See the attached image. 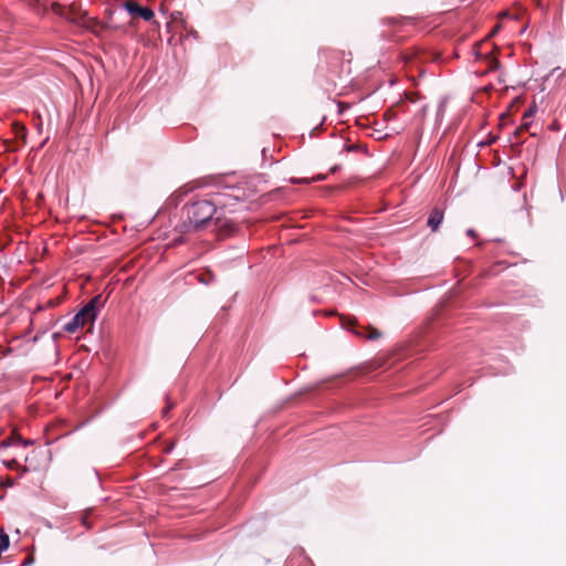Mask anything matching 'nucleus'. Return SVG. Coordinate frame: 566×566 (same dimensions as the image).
I'll list each match as a JSON object with an SVG mask.
<instances>
[{
  "instance_id": "nucleus-1",
  "label": "nucleus",
  "mask_w": 566,
  "mask_h": 566,
  "mask_svg": "<svg viewBox=\"0 0 566 566\" xmlns=\"http://www.w3.org/2000/svg\"><path fill=\"white\" fill-rule=\"evenodd\" d=\"M239 202L237 196L228 192L219 193L212 199L193 200L181 208L180 220L175 229L179 233H190L210 224L226 227L228 221L222 218L223 211L234 210Z\"/></svg>"
},
{
  "instance_id": "nucleus-2",
  "label": "nucleus",
  "mask_w": 566,
  "mask_h": 566,
  "mask_svg": "<svg viewBox=\"0 0 566 566\" xmlns=\"http://www.w3.org/2000/svg\"><path fill=\"white\" fill-rule=\"evenodd\" d=\"M102 305V296H94L71 318V321L63 326V331L66 333H74L85 324L93 323L96 319Z\"/></svg>"
},
{
  "instance_id": "nucleus-3",
  "label": "nucleus",
  "mask_w": 566,
  "mask_h": 566,
  "mask_svg": "<svg viewBox=\"0 0 566 566\" xmlns=\"http://www.w3.org/2000/svg\"><path fill=\"white\" fill-rule=\"evenodd\" d=\"M348 329L350 333H353L357 337L366 338L368 340H376V339L380 338L382 335L378 329L370 327V326H368L367 328L361 327L354 321L349 322Z\"/></svg>"
},
{
  "instance_id": "nucleus-4",
  "label": "nucleus",
  "mask_w": 566,
  "mask_h": 566,
  "mask_svg": "<svg viewBox=\"0 0 566 566\" xmlns=\"http://www.w3.org/2000/svg\"><path fill=\"white\" fill-rule=\"evenodd\" d=\"M124 9L132 15H138L143 20L145 21H150L154 17H155V13L151 9L147 8V7H142L139 6L136 1L134 0H127L124 2Z\"/></svg>"
},
{
  "instance_id": "nucleus-5",
  "label": "nucleus",
  "mask_w": 566,
  "mask_h": 566,
  "mask_svg": "<svg viewBox=\"0 0 566 566\" xmlns=\"http://www.w3.org/2000/svg\"><path fill=\"white\" fill-rule=\"evenodd\" d=\"M442 221L443 211L440 208L436 207L429 213L427 226L431 229L432 232H436L439 229Z\"/></svg>"
},
{
  "instance_id": "nucleus-6",
  "label": "nucleus",
  "mask_w": 566,
  "mask_h": 566,
  "mask_svg": "<svg viewBox=\"0 0 566 566\" xmlns=\"http://www.w3.org/2000/svg\"><path fill=\"white\" fill-rule=\"evenodd\" d=\"M536 112H537V106L535 103H533V105L527 111H525V113L523 115V119H532V117L535 115Z\"/></svg>"
},
{
  "instance_id": "nucleus-7",
  "label": "nucleus",
  "mask_w": 566,
  "mask_h": 566,
  "mask_svg": "<svg viewBox=\"0 0 566 566\" xmlns=\"http://www.w3.org/2000/svg\"><path fill=\"white\" fill-rule=\"evenodd\" d=\"M496 136H489L486 139L478 143V147H486L492 145L496 140Z\"/></svg>"
},
{
  "instance_id": "nucleus-8",
  "label": "nucleus",
  "mask_w": 566,
  "mask_h": 566,
  "mask_svg": "<svg viewBox=\"0 0 566 566\" xmlns=\"http://www.w3.org/2000/svg\"><path fill=\"white\" fill-rule=\"evenodd\" d=\"M2 463L8 469H19L20 468V464L17 462L15 459L3 460Z\"/></svg>"
},
{
  "instance_id": "nucleus-9",
  "label": "nucleus",
  "mask_w": 566,
  "mask_h": 566,
  "mask_svg": "<svg viewBox=\"0 0 566 566\" xmlns=\"http://www.w3.org/2000/svg\"><path fill=\"white\" fill-rule=\"evenodd\" d=\"M17 442L14 441V438H10V439H4L0 442V448L1 449H7L11 446H15Z\"/></svg>"
},
{
  "instance_id": "nucleus-10",
  "label": "nucleus",
  "mask_w": 566,
  "mask_h": 566,
  "mask_svg": "<svg viewBox=\"0 0 566 566\" xmlns=\"http://www.w3.org/2000/svg\"><path fill=\"white\" fill-rule=\"evenodd\" d=\"M14 441L17 442V444H21L23 447L33 444L32 440H24L21 437H14Z\"/></svg>"
},
{
  "instance_id": "nucleus-11",
  "label": "nucleus",
  "mask_w": 566,
  "mask_h": 566,
  "mask_svg": "<svg viewBox=\"0 0 566 566\" xmlns=\"http://www.w3.org/2000/svg\"><path fill=\"white\" fill-rule=\"evenodd\" d=\"M446 112V102H441L438 106L437 118L442 117Z\"/></svg>"
},
{
  "instance_id": "nucleus-12",
  "label": "nucleus",
  "mask_w": 566,
  "mask_h": 566,
  "mask_svg": "<svg viewBox=\"0 0 566 566\" xmlns=\"http://www.w3.org/2000/svg\"><path fill=\"white\" fill-rule=\"evenodd\" d=\"M175 446H176V443H175V442L169 443V444L165 448V452H166V453H171V452L174 451V449H175Z\"/></svg>"
},
{
  "instance_id": "nucleus-13",
  "label": "nucleus",
  "mask_w": 566,
  "mask_h": 566,
  "mask_svg": "<svg viewBox=\"0 0 566 566\" xmlns=\"http://www.w3.org/2000/svg\"><path fill=\"white\" fill-rule=\"evenodd\" d=\"M523 120H524V122H523V124H522V125H523L524 127H528V126L531 125V123H532V119H523Z\"/></svg>"
},
{
  "instance_id": "nucleus-14",
  "label": "nucleus",
  "mask_w": 566,
  "mask_h": 566,
  "mask_svg": "<svg viewBox=\"0 0 566 566\" xmlns=\"http://www.w3.org/2000/svg\"><path fill=\"white\" fill-rule=\"evenodd\" d=\"M467 235H469V237H474V235H475L474 230H473V229H468V230H467Z\"/></svg>"
},
{
  "instance_id": "nucleus-15",
  "label": "nucleus",
  "mask_w": 566,
  "mask_h": 566,
  "mask_svg": "<svg viewBox=\"0 0 566 566\" xmlns=\"http://www.w3.org/2000/svg\"><path fill=\"white\" fill-rule=\"evenodd\" d=\"M172 408V405L169 403L166 406V408L163 410L164 415L168 413V411Z\"/></svg>"
},
{
  "instance_id": "nucleus-16",
  "label": "nucleus",
  "mask_w": 566,
  "mask_h": 566,
  "mask_svg": "<svg viewBox=\"0 0 566 566\" xmlns=\"http://www.w3.org/2000/svg\"><path fill=\"white\" fill-rule=\"evenodd\" d=\"M199 282L202 283V284H209L210 283V280H207V279H203V277H200L199 279Z\"/></svg>"
},
{
  "instance_id": "nucleus-17",
  "label": "nucleus",
  "mask_w": 566,
  "mask_h": 566,
  "mask_svg": "<svg viewBox=\"0 0 566 566\" xmlns=\"http://www.w3.org/2000/svg\"><path fill=\"white\" fill-rule=\"evenodd\" d=\"M61 9V6L59 3H53V10L57 12Z\"/></svg>"
},
{
  "instance_id": "nucleus-18",
  "label": "nucleus",
  "mask_w": 566,
  "mask_h": 566,
  "mask_svg": "<svg viewBox=\"0 0 566 566\" xmlns=\"http://www.w3.org/2000/svg\"><path fill=\"white\" fill-rule=\"evenodd\" d=\"M4 533H6L2 527H0V535L4 534Z\"/></svg>"
},
{
  "instance_id": "nucleus-19",
  "label": "nucleus",
  "mask_w": 566,
  "mask_h": 566,
  "mask_svg": "<svg viewBox=\"0 0 566 566\" xmlns=\"http://www.w3.org/2000/svg\"><path fill=\"white\" fill-rule=\"evenodd\" d=\"M555 128H556V125L552 124L551 129H555Z\"/></svg>"
}]
</instances>
